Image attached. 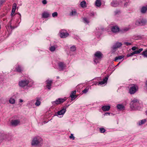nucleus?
Wrapping results in <instances>:
<instances>
[{"mask_svg":"<svg viewBox=\"0 0 147 147\" xmlns=\"http://www.w3.org/2000/svg\"><path fill=\"white\" fill-rule=\"evenodd\" d=\"M140 105L139 100L135 98L131 102L130 107L132 110H140L141 109Z\"/></svg>","mask_w":147,"mask_h":147,"instance_id":"obj_1","label":"nucleus"},{"mask_svg":"<svg viewBox=\"0 0 147 147\" xmlns=\"http://www.w3.org/2000/svg\"><path fill=\"white\" fill-rule=\"evenodd\" d=\"M42 140L39 136L34 138L32 142V145L35 146H40L42 143Z\"/></svg>","mask_w":147,"mask_h":147,"instance_id":"obj_2","label":"nucleus"},{"mask_svg":"<svg viewBox=\"0 0 147 147\" xmlns=\"http://www.w3.org/2000/svg\"><path fill=\"white\" fill-rule=\"evenodd\" d=\"M103 54L99 51L96 52L94 54V61L96 63L100 61L102 58Z\"/></svg>","mask_w":147,"mask_h":147,"instance_id":"obj_3","label":"nucleus"},{"mask_svg":"<svg viewBox=\"0 0 147 147\" xmlns=\"http://www.w3.org/2000/svg\"><path fill=\"white\" fill-rule=\"evenodd\" d=\"M138 87L137 85L132 84L129 89V92L130 94H134L138 90Z\"/></svg>","mask_w":147,"mask_h":147,"instance_id":"obj_4","label":"nucleus"},{"mask_svg":"<svg viewBox=\"0 0 147 147\" xmlns=\"http://www.w3.org/2000/svg\"><path fill=\"white\" fill-rule=\"evenodd\" d=\"M122 44L121 43L119 42H117L114 45L111 47V51L112 52H114L116 49L121 47Z\"/></svg>","mask_w":147,"mask_h":147,"instance_id":"obj_5","label":"nucleus"},{"mask_svg":"<svg viewBox=\"0 0 147 147\" xmlns=\"http://www.w3.org/2000/svg\"><path fill=\"white\" fill-rule=\"evenodd\" d=\"M66 100L65 98H59L58 99L56 100V101L53 102L52 103L53 105H58L62 103Z\"/></svg>","mask_w":147,"mask_h":147,"instance_id":"obj_6","label":"nucleus"},{"mask_svg":"<svg viewBox=\"0 0 147 147\" xmlns=\"http://www.w3.org/2000/svg\"><path fill=\"white\" fill-rule=\"evenodd\" d=\"M143 50V49H140L138 50L135 51L132 53L127 54V57H129L135 54H139Z\"/></svg>","mask_w":147,"mask_h":147,"instance_id":"obj_7","label":"nucleus"},{"mask_svg":"<svg viewBox=\"0 0 147 147\" xmlns=\"http://www.w3.org/2000/svg\"><path fill=\"white\" fill-rule=\"evenodd\" d=\"M29 83V82L27 80H22L19 82V86L22 87H24L26 86Z\"/></svg>","mask_w":147,"mask_h":147,"instance_id":"obj_8","label":"nucleus"},{"mask_svg":"<svg viewBox=\"0 0 147 147\" xmlns=\"http://www.w3.org/2000/svg\"><path fill=\"white\" fill-rule=\"evenodd\" d=\"M119 0H114L111 3V5L113 7H116L118 6L119 4Z\"/></svg>","mask_w":147,"mask_h":147,"instance_id":"obj_9","label":"nucleus"},{"mask_svg":"<svg viewBox=\"0 0 147 147\" xmlns=\"http://www.w3.org/2000/svg\"><path fill=\"white\" fill-rule=\"evenodd\" d=\"M111 30L113 32L115 33L118 32L119 31V27L117 26H112Z\"/></svg>","mask_w":147,"mask_h":147,"instance_id":"obj_10","label":"nucleus"},{"mask_svg":"<svg viewBox=\"0 0 147 147\" xmlns=\"http://www.w3.org/2000/svg\"><path fill=\"white\" fill-rule=\"evenodd\" d=\"M76 93V90L71 92L70 96L71 98V100L72 101L75 99L77 97V96L75 95Z\"/></svg>","mask_w":147,"mask_h":147,"instance_id":"obj_11","label":"nucleus"},{"mask_svg":"<svg viewBox=\"0 0 147 147\" xmlns=\"http://www.w3.org/2000/svg\"><path fill=\"white\" fill-rule=\"evenodd\" d=\"M69 35V34L67 32H64L61 31L60 32V36L61 38H65Z\"/></svg>","mask_w":147,"mask_h":147,"instance_id":"obj_12","label":"nucleus"},{"mask_svg":"<svg viewBox=\"0 0 147 147\" xmlns=\"http://www.w3.org/2000/svg\"><path fill=\"white\" fill-rule=\"evenodd\" d=\"M20 121L18 120H12L11 122V125L14 126H16L20 124Z\"/></svg>","mask_w":147,"mask_h":147,"instance_id":"obj_13","label":"nucleus"},{"mask_svg":"<svg viewBox=\"0 0 147 147\" xmlns=\"http://www.w3.org/2000/svg\"><path fill=\"white\" fill-rule=\"evenodd\" d=\"M47 82V85L46 87L49 89H50L51 88V84L53 82V81L52 80H48L46 81Z\"/></svg>","mask_w":147,"mask_h":147,"instance_id":"obj_14","label":"nucleus"},{"mask_svg":"<svg viewBox=\"0 0 147 147\" xmlns=\"http://www.w3.org/2000/svg\"><path fill=\"white\" fill-rule=\"evenodd\" d=\"M58 65L59 68L61 70H63V69L66 67L65 65L64 64V63L62 62H60L58 63Z\"/></svg>","mask_w":147,"mask_h":147,"instance_id":"obj_15","label":"nucleus"},{"mask_svg":"<svg viewBox=\"0 0 147 147\" xmlns=\"http://www.w3.org/2000/svg\"><path fill=\"white\" fill-rule=\"evenodd\" d=\"M110 108L109 105H105L102 107V109L104 111H108L110 110Z\"/></svg>","mask_w":147,"mask_h":147,"instance_id":"obj_16","label":"nucleus"},{"mask_svg":"<svg viewBox=\"0 0 147 147\" xmlns=\"http://www.w3.org/2000/svg\"><path fill=\"white\" fill-rule=\"evenodd\" d=\"M109 76H107V77L105 78L103 80V81H100L99 82L98 84L101 85L104 84L106 83L108 79Z\"/></svg>","mask_w":147,"mask_h":147,"instance_id":"obj_17","label":"nucleus"},{"mask_svg":"<svg viewBox=\"0 0 147 147\" xmlns=\"http://www.w3.org/2000/svg\"><path fill=\"white\" fill-rule=\"evenodd\" d=\"M66 111L65 108H63L61 110L58 111L57 112L58 115H61L63 114Z\"/></svg>","mask_w":147,"mask_h":147,"instance_id":"obj_18","label":"nucleus"},{"mask_svg":"<svg viewBox=\"0 0 147 147\" xmlns=\"http://www.w3.org/2000/svg\"><path fill=\"white\" fill-rule=\"evenodd\" d=\"M147 11V5L142 7L141 9V12L142 13H144Z\"/></svg>","mask_w":147,"mask_h":147,"instance_id":"obj_19","label":"nucleus"},{"mask_svg":"<svg viewBox=\"0 0 147 147\" xmlns=\"http://www.w3.org/2000/svg\"><path fill=\"white\" fill-rule=\"evenodd\" d=\"M16 71L18 72H20L23 71V68L19 65H18L15 68Z\"/></svg>","mask_w":147,"mask_h":147,"instance_id":"obj_20","label":"nucleus"},{"mask_svg":"<svg viewBox=\"0 0 147 147\" xmlns=\"http://www.w3.org/2000/svg\"><path fill=\"white\" fill-rule=\"evenodd\" d=\"M80 5L83 8L86 7L87 6L86 2L85 1H82L80 3Z\"/></svg>","mask_w":147,"mask_h":147,"instance_id":"obj_21","label":"nucleus"},{"mask_svg":"<svg viewBox=\"0 0 147 147\" xmlns=\"http://www.w3.org/2000/svg\"><path fill=\"white\" fill-rule=\"evenodd\" d=\"M49 16V14L47 12H44L42 14V17L44 18H47Z\"/></svg>","mask_w":147,"mask_h":147,"instance_id":"obj_22","label":"nucleus"},{"mask_svg":"<svg viewBox=\"0 0 147 147\" xmlns=\"http://www.w3.org/2000/svg\"><path fill=\"white\" fill-rule=\"evenodd\" d=\"M141 21V26H144L145 25L147 21L146 20L144 19H140Z\"/></svg>","mask_w":147,"mask_h":147,"instance_id":"obj_23","label":"nucleus"},{"mask_svg":"<svg viewBox=\"0 0 147 147\" xmlns=\"http://www.w3.org/2000/svg\"><path fill=\"white\" fill-rule=\"evenodd\" d=\"M124 57V56L123 55H120L118 57H116L114 61H116L118 60L121 59L123 58Z\"/></svg>","mask_w":147,"mask_h":147,"instance_id":"obj_24","label":"nucleus"},{"mask_svg":"<svg viewBox=\"0 0 147 147\" xmlns=\"http://www.w3.org/2000/svg\"><path fill=\"white\" fill-rule=\"evenodd\" d=\"M129 29L130 28H129L125 27L121 30L120 31L124 33L129 30Z\"/></svg>","mask_w":147,"mask_h":147,"instance_id":"obj_25","label":"nucleus"},{"mask_svg":"<svg viewBox=\"0 0 147 147\" xmlns=\"http://www.w3.org/2000/svg\"><path fill=\"white\" fill-rule=\"evenodd\" d=\"M100 0H96L95 2V5L97 7H100L101 5Z\"/></svg>","mask_w":147,"mask_h":147,"instance_id":"obj_26","label":"nucleus"},{"mask_svg":"<svg viewBox=\"0 0 147 147\" xmlns=\"http://www.w3.org/2000/svg\"><path fill=\"white\" fill-rule=\"evenodd\" d=\"M36 98L37 100L35 103V105L36 106H38L40 105L41 102L40 101V99L38 98Z\"/></svg>","mask_w":147,"mask_h":147,"instance_id":"obj_27","label":"nucleus"},{"mask_svg":"<svg viewBox=\"0 0 147 147\" xmlns=\"http://www.w3.org/2000/svg\"><path fill=\"white\" fill-rule=\"evenodd\" d=\"M140 19L137 20L135 22V24L137 26H141Z\"/></svg>","mask_w":147,"mask_h":147,"instance_id":"obj_28","label":"nucleus"},{"mask_svg":"<svg viewBox=\"0 0 147 147\" xmlns=\"http://www.w3.org/2000/svg\"><path fill=\"white\" fill-rule=\"evenodd\" d=\"M117 107L118 109H122L124 108V106L122 105L118 104L117 105Z\"/></svg>","mask_w":147,"mask_h":147,"instance_id":"obj_29","label":"nucleus"},{"mask_svg":"<svg viewBox=\"0 0 147 147\" xmlns=\"http://www.w3.org/2000/svg\"><path fill=\"white\" fill-rule=\"evenodd\" d=\"M77 14L76 11L75 10L72 11L70 13V15L71 16L76 15Z\"/></svg>","mask_w":147,"mask_h":147,"instance_id":"obj_30","label":"nucleus"},{"mask_svg":"<svg viewBox=\"0 0 147 147\" xmlns=\"http://www.w3.org/2000/svg\"><path fill=\"white\" fill-rule=\"evenodd\" d=\"M9 102L11 104H14L15 102V100L13 98H11L9 100Z\"/></svg>","mask_w":147,"mask_h":147,"instance_id":"obj_31","label":"nucleus"},{"mask_svg":"<svg viewBox=\"0 0 147 147\" xmlns=\"http://www.w3.org/2000/svg\"><path fill=\"white\" fill-rule=\"evenodd\" d=\"M146 120L145 119L141 120L139 122V125H140L146 122Z\"/></svg>","mask_w":147,"mask_h":147,"instance_id":"obj_32","label":"nucleus"},{"mask_svg":"<svg viewBox=\"0 0 147 147\" xmlns=\"http://www.w3.org/2000/svg\"><path fill=\"white\" fill-rule=\"evenodd\" d=\"M142 55H143L144 57H147V50L143 52Z\"/></svg>","mask_w":147,"mask_h":147,"instance_id":"obj_33","label":"nucleus"},{"mask_svg":"<svg viewBox=\"0 0 147 147\" xmlns=\"http://www.w3.org/2000/svg\"><path fill=\"white\" fill-rule=\"evenodd\" d=\"M16 4L15 3L13 4L12 6V10L13 11H15L16 10Z\"/></svg>","mask_w":147,"mask_h":147,"instance_id":"obj_34","label":"nucleus"},{"mask_svg":"<svg viewBox=\"0 0 147 147\" xmlns=\"http://www.w3.org/2000/svg\"><path fill=\"white\" fill-rule=\"evenodd\" d=\"M56 49V47L54 46H52L50 48V50L51 51H54Z\"/></svg>","mask_w":147,"mask_h":147,"instance_id":"obj_35","label":"nucleus"},{"mask_svg":"<svg viewBox=\"0 0 147 147\" xmlns=\"http://www.w3.org/2000/svg\"><path fill=\"white\" fill-rule=\"evenodd\" d=\"M83 20L84 23L88 24L89 22L88 20L86 18H83Z\"/></svg>","mask_w":147,"mask_h":147,"instance_id":"obj_36","label":"nucleus"},{"mask_svg":"<svg viewBox=\"0 0 147 147\" xmlns=\"http://www.w3.org/2000/svg\"><path fill=\"white\" fill-rule=\"evenodd\" d=\"M76 47L74 46H72L70 47V50L72 51H75L76 50Z\"/></svg>","mask_w":147,"mask_h":147,"instance_id":"obj_37","label":"nucleus"},{"mask_svg":"<svg viewBox=\"0 0 147 147\" xmlns=\"http://www.w3.org/2000/svg\"><path fill=\"white\" fill-rule=\"evenodd\" d=\"M89 90V88H86L82 92L83 93H86Z\"/></svg>","mask_w":147,"mask_h":147,"instance_id":"obj_38","label":"nucleus"},{"mask_svg":"<svg viewBox=\"0 0 147 147\" xmlns=\"http://www.w3.org/2000/svg\"><path fill=\"white\" fill-rule=\"evenodd\" d=\"M100 132L103 133L105 132V130L103 128H100Z\"/></svg>","mask_w":147,"mask_h":147,"instance_id":"obj_39","label":"nucleus"},{"mask_svg":"<svg viewBox=\"0 0 147 147\" xmlns=\"http://www.w3.org/2000/svg\"><path fill=\"white\" fill-rule=\"evenodd\" d=\"M57 12H55L52 13V15L53 17H56L57 16Z\"/></svg>","mask_w":147,"mask_h":147,"instance_id":"obj_40","label":"nucleus"},{"mask_svg":"<svg viewBox=\"0 0 147 147\" xmlns=\"http://www.w3.org/2000/svg\"><path fill=\"white\" fill-rule=\"evenodd\" d=\"M69 138L70 139H72L73 140H74L75 139V137L74 136L73 134H71L70 136H69Z\"/></svg>","mask_w":147,"mask_h":147,"instance_id":"obj_41","label":"nucleus"},{"mask_svg":"<svg viewBox=\"0 0 147 147\" xmlns=\"http://www.w3.org/2000/svg\"><path fill=\"white\" fill-rule=\"evenodd\" d=\"M42 4L44 5H46L47 3V1L46 0H43L42 1Z\"/></svg>","mask_w":147,"mask_h":147,"instance_id":"obj_42","label":"nucleus"},{"mask_svg":"<svg viewBox=\"0 0 147 147\" xmlns=\"http://www.w3.org/2000/svg\"><path fill=\"white\" fill-rule=\"evenodd\" d=\"M15 11H13V10H12V12L11 13V16H14L15 15V14H14V13Z\"/></svg>","mask_w":147,"mask_h":147,"instance_id":"obj_43","label":"nucleus"},{"mask_svg":"<svg viewBox=\"0 0 147 147\" xmlns=\"http://www.w3.org/2000/svg\"><path fill=\"white\" fill-rule=\"evenodd\" d=\"M124 43L127 46L130 45L131 44V43L128 42H125Z\"/></svg>","mask_w":147,"mask_h":147,"instance_id":"obj_44","label":"nucleus"},{"mask_svg":"<svg viewBox=\"0 0 147 147\" xmlns=\"http://www.w3.org/2000/svg\"><path fill=\"white\" fill-rule=\"evenodd\" d=\"M2 136H3V138H1V140L5 139V136H6V135L3 134Z\"/></svg>","mask_w":147,"mask_h":147,"instance_id":"obj_45","label":"nucleus"},{"mask_svg":"<svg viewBox=\"0 0 147 147\" xmlns=\"http://www.w3.org/2000/svg\"><path fill=\"white\" fill-rule=\"evenodd\" d=\"M5 0H0V3L1 4H2L3 3L5 2Z\"/></svg>","mask_w":147,"mask_h":147,"instance_id":"obj_46","label":"nucleus"},{"mask_svg":"<svg viewBox=\"0 0 147 147\" xmlns=\"http://www.w3.org/2000/svg\"><path fill=\"white\" fill-rule=\"evenodd\" d=\"M136 49L137 48L136 47H134L131 48V49L133 51H135L136 50Z\"/></svg>","mask_w":147,"mask_h":147,"instance_id":"obj_47","label":"nucleus"},{"mask_svg":"<svg viewBox=\"0 0 147 147\" xmlns=\"http://www.w3.org/2000/svg\"><path fill=\"white\" fill-rule=\"evenodd\" d=\"M124 6L125 7H126L127 6V2H126L125 3H124Z\"/></svg>","mask_w":147,"mask_h":147,"instance_id":"obj_48","label":"nucleus"},{"mask_svg":"<svg viewBox=\"0 0 147 147\" xmlns=\"http://www.w3.org/2000/svg\"><path fill=\"white\" fill-rule=\"evenodd\" d=\"M110 113H105V115H107V114H108L109 115H110Z\"/></svg>","mask_w":147,"mask_h":147,"instance_id":"obj_49","label":"nucleus"},{"mask_svg":"<svg viewBox=\"0 0 147 147\" xmlns=\"http://www.w3.org/2000/svg\"><path fill=\"white\" fill-rule=\"evenodd\" d=\"M10 26L11 29H13L14 28V27H12L11 25H10Z\"/></svg>","mask_w":147,"mask_h":147,"instance_id":"obj_50","label":"nucleus"},{"mask_svg":"<svg viewBox=\"0 0 147 147\" xmlns=\"http://www.w3.org/2000/svg\"><path fill=\"white\" fill-rule=\"evenodd\" d=\"M120 12L119 11H115V14H116L117 13H118V12Z\"/></svg>","mask_w":147,"mask_h":147,"instance_id":"obj_51","label":"nucleus"},{"mask_svg":"<svg viewBox=\"0 0 147 147\" xmlns=\"http://www.w3.org/2000/svg\"><path fill=\"white\" fill-rule=\"evenodd\" d=\"M19 101L20 102H23V101L22 99H20Z\"/></svg>","mask_w":147,"mask_h":147,"instance_id":"obj_52","label":"nucleus"},{"mask_svg":"<svg viewBox=\"0 0 147 147\" xmlns=\"http://www.w3.org/2000/svg\"><path fill=\"white\" fill-rule=\"evenodd\" d=\"M146 85L147 86V81H146Z\"/></svg>","mask_w":147,"mask_h":147,"instance_id":"obj_53","label":"nucleus"},{"mask_svg":"<svg viewBox=\"0 0 147 147\" xmlns=\"http://www.w3.org/2000/svg\"><path fill=\"white\" fill-rule=\"evenodd\" d=\"M146 115H147V110L146 111Z\"/></svg>","mask_w":147,"mask_h":147,"instance_id":"obj_54","label":"nucleus"},{"mask_svg":"<svg viewBox=\"0 0 147 147\" xmlns=\"http://www.w3.org/2000/svg\"><path fill=\"white\" fill-rule=\"evenodd\" d=\"M19 14L20 15V16H21V14L20 13H19Z\"/></svg>","mask_w":147,"mask_h":147,"instance_id":"obj_55","label":"nucleus"}]
</instances>
